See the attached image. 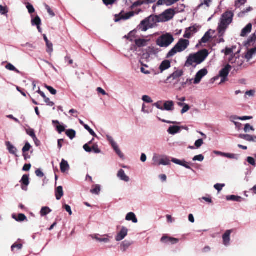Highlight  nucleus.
Segmentation results:
<instances>
[{
  "instance_id": "nucleus-39",
  "label": "nucleus",
  "mask_w": 256,
  "mask_h": 256,
  "mask_svg": "<svg viewBox=\"0 0 256 256\" xmlns=\"http://www.w3.org/2000/svg\"><path fill=\"white\" fill-rule=\"evenodd\" d=\"M26 132L28 135L30 136L32 138L34 141H36V140H38V138L35 134L34 130L33 129L31 128H27L26 130Z\"/></svg>"
},
{
  "instance_id": "nucleus-35",
  "label": "nucleus",
  "mask_w": 256,
  "mask_h": 256,
  "mask_svg": "<svg viewBox=\"0 0 256 256\" xmlns=\"http://www.w3.org/2000/svg\"><path fill=\"white\" fill-rule=\"evenodd\" d=\"M180 130V128L178 126H170L168 132L172 134H174L178 133Z\"/></svg>"
},
{
  "instance_id": "nucleus-64",
  "label": "nucleus",
  "mask_w": 256,
  "mask_h": 256,
  "mask_svg": "<svg viewBox=\"0 0 256 256\" xmlns=\"http://www.w3.org/2000/svg\"><path fill=\"white\" fill-rule=\"evenodd\" d=\"M44 100L48 106H52L54 105V103L52 102H51L50 98H47L46 96V98H44Z\"/></svg>"
},
{
  "instance_id": "nucleus-19",
  "label": "nucleus",
  "mask_w": 256,
  "mask_h": 256,
  "mask_svg": "<svg viewBox=\"0 0 256 256\" xmlns=\"http://www.w3.org/2000/svg\"><path fill=\"white\" fill-rule=\"evenodd\" d=\"M252 30V24H248L242 30L240 36L243 37L246 36L248 34L251 32Z\"/></svg>"
},
{
  "instance_id": "nucleus-16",
  "label": "nucleus",
  "mask_w": 256,
  "mask_h": 256,
  "mask_svg": "<svg viewBox=\"0 0 256 256\" xmlns=\"http://www.w3.org/2000/svg\"><path fill=\"white\" fill-rule=\"evenodd\" d=\"M179 0H158L156 2V5L158 6L162 5L170 6Z\"/></svg>"
},
{
  "instance_id": "nucleus-53",
  "label": "nucleus",
  "mask_w": 256,
  "mask_h": 256,
  "mask_svg": "<svg viewBox=\"0 0 256 256\" xmlns=\"http://www.w3.org/2000/svg\"><path fill=\"white\" fill-rule=\"evenodd\" d=\"M84 128L90 133V134L92 136H94V137L96 136V134L94 132V131L92 128H90V127L88 126L85 125V126H84Z\"/></svg>"
},
{
  "instance_id": "nucleus-1",
  "label": "nucleus",
  "mask_w": 256,
  "mask_h": 256,
  "mask_svg": "<svg viewBox=\"0 0 256 256\" xmlns=\"http://www.w3.org/2000/svg\"><path fill=\"white\" fill-rule=\"evenodd\" d=\"M208 55V52L206 49H203L196 53L190 54L187 58L185 66L188 67L192 66L195 68L197 65L202 63Z\"/></svg>"
},
{
  "instance_id": "nucleus-48",
  "label": "nucleus",
  "mask_w": 256,
  "mask_h": 256,
  "mask_svg": "<svg viewBox=\"0 0 256 256\" xmlns=\"http://www.w3.org/2000/svg\"><path fill=\"white\" fill-rule=\"evenodd\" d=\"M212 0H202V2L199 4L198 8L202 7L204 5H206L207 8L210 6V4L212 2Z\"/></svg>"
},
{
  "instance_id": "nucleus-44",
  "label": "nucleus",
  "mask_w": 256,
  "mask_h": 256,
  "mask_svg": "<svg viewBox=\"0 0 256 256\" xmlns=\"http://www.w3.org/2000/svg\"><path fill=\"white\" fill-rule=\"evenodd\" d=\"M93 238L96 240L100 242H104L105 243L108 242H109V239L107 238H100L98 237V234H95L92 236Z\"/></svg>"
},
{
  "instance_id": "nucleus-63",
  "label": "nucleus",
  "mask_w": 256,
  "mask_h": 256,
  "mask_svg": "<svg viewBox=\"0 0 256 256\" xmlns=\"http://www.w3.org/2000/svg\"><path fill=\"white\" fill-rule=\"evenodd\" d=\"M204 144V141L202 139H199L196 141L194 145L197 148H199L200 147L202 144Z\"/></svg>"
},
{
  "instance_id": "nucleus-27",
  "label": "nucleus",
  "mask_w": 256,
  "mask_h": 256,
  "mask_svg": "<svg viewBox=\"0 0 256 256\" xmlns=\"http://www.w3.org/2000/svg\"><path fill=\"white\" fill-rule=\"evenodd\" d=\"M44 40L46 43V45L47 46V52L48 53H51L53 51V44L52 42H50L48 38H47L46 35L44 36Z\"/></svg>"
},
{
  "instance_id": "nucleus-58",
  "label": "nucleus",
  "mask_w": 256,
  "mask_h": 256,
  "mask_svg": "<svg viewBox=\"0 0 256 256\" xmlns=\"http://www.w3.org/2000/svg\"><path fill=\"white\" fill-rule=\"evenodd\" d=\"M22 247V244H14L12 246V250L14 251V248H17L18 250H20Z\"/></svg>"
},
{
  "instance_id": "nucleus-9",
  "label": "nucleus",
  "mask_w": 256,
  "mask_h": 256,
  "mask_svg": "<svg viewBox=\"0 0 256 256\" xmlns=\"http://www.w3.org/2000/svg\"><path fill=\"white\" fill-rule=\"evenodd\" d=\"M208 70L204 68L199 70L196 74L194 83L198 84L200 82L202 78L208 74Z\"/></svg>"
},
{
  "instance_id": "nucleus-18",
  "label": "nucleus",
  "mask_w": 256,
  "mask_h": 256,
  "mask_svg": "<svg viewBox=\"0 0 256 256\" xmlns=\"http://www.w3.org/2000/svg\"><path fill=\"white\" fill-rule=\"evenodd\" d=\"M238 138L242 139H244L248 142H256V136H251L249 134H240L238 135Z\"/></svg>"
},
{
  "instance_id": "nucleus-45",
  "label": "nucleus",
  "mask_w": 256,
  "mask_h": 256,
  "mask_svg": "<svg viewBox=\"0 0 256 256\" xmlns=\"http://www.w3.org/2000/svg\"><path fill=\"white\" fill-rule=\"evenodd\" d=\"M92 140L91 141L89 142L88 143V144H85L84 146H83V148L84 149V150L85 151H86V152H92V147H90V144H92Z\"/></svg>"
},
{
  "instance_id": "nucleus-54",
  "label": "nucleus",
  "mask_w": 256,
  "mask_h": 256,
  "mask_svg": "<svg viewBox=\"0 0 256 256\" xmlns=\"http://www.w3.org/2000/svg\"><path fill=\"white\" fill-rule=\"evenodd\" d=\"M44 6H45L46 10L48 11V12L50 16H51L52 17L55 16V14H54V12L50 8L48 4H45Z\"/></svg>"
},
{
  "instance_id": "nucleus-37",
  "label": "nucleus",
  "mask_w": 256,
  "mask_h": 256,
  "mask_svg": "<svg viewBox=\"0 0 256 256\" xmlns=\"http://www.w3.org/2000/svg\"><path fill=\"white\" fill-rule=\"evenodd\" d=\"M100 191V186L98 184L92 186V188L90 190V192L92 194H98Z\"/></svg>"
},
{
  "instance_id": "nucleus-46",
  "label": "nucleus",
  "mask_w": 256,
  "mask_h": 256,
  "mask_svg": "<svg viewBox=\"0 0 256 256\" xmlns=\"http://www.w3.org/2000/svg\"><path fill=\"white\" fill-rule=\"evenodd\" d=\"M159 164H162L164 166L170 164V160L168 158H166L160 160Z\"/></svg>"
},
{
  "instance_id": "nucleus-17",
  "label": "nucleus",
  "mask_w": 256,
  "mask_h": 256,
  "mask_svg": "<svg viewBox=\"0 0 256 256\" xmlns=\"http://www.w3.org/2000/svg\"><path fill=\"white\" fill-rule=\"evenodd\" d=\"M171 161L176 164L183 166L188 169H190L193 170L188 165V163L184 160H180L175 158H172Z\"/></svg>"
},
{
  "instance_id": "nucleus-4",
  "label": "nucleus",
  "mask_w": 256,
  "mask_h": 256,
  "mask_svg": "<svg viewBox=\"0 0 256 256\" xmlns=\"http://www.w3.org/2000/svg\"><path fill=\"white\" fill-rule=\"evenodd\" d=\"M174 41L173 36L170 34H166L160 36L156 41V44L162 48L168 46Z\"/></svg>"
},
{
  "instance_id": "nucleus-6",
  "label": "nucleus",
  "mask_w": 256,
  "mask_h": 256,
  "mask_svg": "<svg viewBox=\"0 0 256 256\" xmlns=\"http://www.w3.org/2000/svg\"><path fill=\"white\" fill-rule=\"evenodd\" d=\"M135 14V12L134 11L130 12H128L124 14V11H122L118 14L115 16V22H118L120 20H127L130 18L134 16Z\"/></svg>"
},
{
  "instance_id": "nucleus-23",
  "label": "nucleus",
  "mask_w": 256,
  "mask_h": 256,
  "mask_svg": "<svg viewBox=\"0 0 256 256\" xmlns=\"http://www.w3.org/2000/svg\"><path fill=\"white\" fill-rule=\"evenodd\" d=\"M126 220L128 221L131 220L134 223H137L138 222L135 214L132 212H129L126 214Z\"/></svg>"
},
{
  "instance_id": "nucleus-56",
  "label": "nucleus",
  "mask_w": 256,
  "mask_h": 256,
  "mask_svg": "<svg viewBox=\"0 0 256 256\" xmlns=\"http://www.w3.org/2000/svg\"><path fill=\"white\" fill-rule=\"evenodd\" d=\"M142 100L143 101L147 103H152V98L149 96L146 95L142 96Z\"/></svg>"
},
{
  "instance_id": "nucleus-42",
  "label": "nucleus",
  "mask_w": 256,
  "mask_h": 256,
  "mask_svg": "<svg viewBox=\"0 0 256 256\" xmlns=\"http://www.w3.org/2000/svg\"><path fill=\"white\" fill-rule=\"evenodd\" d=\"M144 4H146V2L145 0H138V1L134 2L130 6L131 9H133L134 8L140 6Z\"/></svg>"
},
{
  "instance_id": "nucleus-12",
  "label": "nucleus",
  "mask_w": 256,
  "mask_h": 256,
  "mask_svg": "<svg viewBox=\"0 0 256 256\" xmlns=\"http://www.w3.org/2000/svg\"><path fill=\"white\" fill-rule=\"evenodd\" d=\"M160 241L164 243H169L174 244H177L179 242V240L176 238L169 237L166 235H164L161 238Z\"/></svg>"
},
{
  "instance_id": "nucleus-28",
  "label": "nucleus",
  "mask_w": 256,
  "mask_h": 256,
  "mask_svg": "<svg viewBox=\"0 0 256 256\" xmlns=\"http://www.w3.org/2000/svg\"><path fill=\"white\" fill-rule=\"evenodd\" d=\"M174 109V102L171 100L166 101L164 104L163 110H172Z\"/></svg>"
},
{
  "instance_id": "nucleus-2",
  "label": "nucleus",
  "mask_w": 256,
  "mask_h": 256,
  "mask_svg": "<svg viewBox=\"0 0 256 256\" xmlns=\"http://www.w3.org/2000/svg\"><path fill=\"white\" fill-rule=\"evenodd\" d=\"M234 14L232 11L227 10L224 12L220 18L218 24V33L222 35L228 26L232 22Z\"/></svg>"
},
{
  "instance_id": "nucleus-32",
  "label": "nucleus",
  "mask_w": 256,
  "mask_h": 256,
  "mask_svg": "<svg viewBox=\"0 0 256 256\" xmlns=\"http://www.w3.org/2000/svg\"><path fill=\"white\" fill-rule=\"evenodd\" d=\"M210 31V30L206 32V34L200 40V43H206L210 40L211 38Z\"/></svg>"
},
{
  "instance_id": "nucleus-11",
  "label": "nucleus",
  "mask_w": 256,
  "mask_h": 256,
  "mask_svg": "<svg viewBox=\"0 0 256 256\" xmlns=\"http://www.w3.org/2000/svg\"><path fill=\"white\" fill-rule=\"evenodd\" d=\"M128 232V228L122 226L120 231L117 234L116 237V240L118 242L122 240L127 236Z\"/></svg>"
},
{
  "instance_id": "nucleus-40",
  "label": "nucleus",
  "mask_w": 256,
  "mask_h": 256,
  "mask_svg": "<svg viewBox=\"0 0 256 256\" xmlns=\"http://www.w3.org/2000/svg\"><path fill=\"white\" fill-rule=\"evenodd\" d=\"M132 244V242H130L124 240L121 244V250L123 252H125L126 249Z\"/></svg>"
},
{
  "instance_id": "nucleus-21",
  "label": "nucleus",
  "mask_w": 256,
  "mask_h": 256,
  "mask_svg": "<svg viewBox=\"0 0 256 256\" xmlns=\"http://www.w3.org/2000/svg\"><path fill=\"white\" fill-rule=\"evenodd\" d=\"M55 196L57 200H60L64 196L63 188L62 186H59L56 188L55 190Z\"/></svg>"
},
{
  "instance_id": "nucleus-51",
  "label": "nucleus",
  "mask_w": 256,
  "mask_h": 256,
  "mask_svg": "<svg viewBox=\"0 0 256 256\" xmlns=\"http://www.w3.org/2000/svg\"><path fill=\"white\" fill-rule=\"evenodd\" d=\"M44 87L53 95H55L56 94V90L54 89L52 87L48 86L47 84H45Z\"/></svg>"
},
{
  "instance_id": "nucleus-24",
  "label": "nucleus",
  "mask_w": 256,
  "mask_h": 256,
  "mask_svg": "<svg viewBox=\"0 0 256 256\" xmlns=\"http://www.w3.org/2000/svg\"><path fill=\"white\" fill-rule=\"evenodd\" d=\"M170 67V62L168 60H164L160 65V69L161 72L165 70Z\"/></svg>"
},
{
  "instance_id": "nucleus-14",
  "label": "nucleus",
  "mask_w": 256,
  "mask_h": 256,
  "mask_svg": "<svg viewBox=\"0 0 256 256\" xmlns=\"http://www.w3.org/2000/svg\"><path fill=\"white\" fill-rule=\"evenodd\" d=\"M183 71L182 70H177L172 74L170 76L167 78L166 80L171 82L170 80L172 78L173 80H178L183 74Z\"/></svg>"
},
{
  "instance_id": "nucleus-60",
  "label": "nucleus",
  "mask_w": 256,
  "mask_h": 256,
  "mask_svg": "<svg viewBox=\"0 0 256 256\" xmlns=\"http://www.w3.org/2000/svg\"><path fill=\"white\" fill-rule=\"evenodd\" d=\"M92 152H94L96 154H99L100 152V150L98 148V145L94 144L92 146Z\"/></svg>"
},
{
  "instance_id": "nucleus-29",
  "label": "nucleus",
  "mask_w": 256,
  "mask_h": 256,
  "mask_svg": "<svg viewBox=\"0 0 256 256\" xmlns=\"http://www.w3.org/2000/svg\"><path fill=\"white\" fill-rule=\"evenodd\" d=\"M135 44L138 47H142L147 45L148 40L138 38L135 40Z\"/></svg>"
},
{
  "instance_id": "nucleus-3",
  "label": "nucleus",
  "mask_w": 256,
  "mask_h": 256,
  "mask_svg": "<svg viewBox=\"0 0 256 256\" xmlns=\"http://www.w3.org/2000/svg\"><path fill=\"white\" fill-rule=\"evenodd\" d=\"M190 42L187 40L180 39L176 46L168 53L167 58L174 56L177 52H180L184 51L188 46Z\"/></svg>"
},
{
  "instance_id": "nucleus-34",
  "label": "nucleus",
  "mask_w": 256,
  "mask_h": 256,
  "mask_svg": "<svg viewBox=\"0 0 256 256\" xmlns=\"http://www.w3.org/2000/svg\"><path fill=\"white\" fill-rule=\"evenodd\" d=\"M6 146L8 147V148L9 150V152L13 154H16L17 150L16 148L12 146L10 142H6Z\"/></svg>"
},
{
  "instance_id": "nucleus-43",
  "label": "nucleus",
  "mask_w": 256,
  "mask_h": 256,
  "mask_svg": "<svg viewBox=\"0 0 256 256\" xmlns=\"http://www.w3.org/2000/svg\"><path fill=\"white\" fill-rule=\"evenodd\" d=\"M51 210L48 207H42L40 210L41 216H45L50 212Z\"/></svg>"
},
{
  "instance_id": "nucleus-36",
  "label": "nucleus",
  "mask_w": 256,
  "mask_h": 256,
  "mask_svg": "<svg viewBox=\"0 0 256 256\" xmlns=\"http://www.w3.org/2000/svg\"><path fill=\"white\" fill-rule=\"evenodd\" d=\"M66 134L70 140H72L76 137V132L74 130L69 129L66 130Z\"/></svg>"
},
{
  "instance_id": "nucleus-55",
  "label": "nucleus",
  "mask_w": 256,
  "mask_h": 256,
  "mask_svg": "<svg viewBox=\"0 0 256 256\" xmlns=\"http://www.w3.org/2000/svg\"><path fill=\"white\" fill-rule=\"evenodd\" d=\"M204 156L202 154H199V155L194 156L192 160L194 161L198 160L200 162H202L204 160Z\"/></svg>"
},
{
  "instance_id": "nucleus-57",
  "label": "nucleus",
  "mask_w": 256,
  "mask_h": 256,
  "mask_svg": "<svg viewBox=\"0 0 256 256\" xmlns=\"http://www.w3.org/2000/svg\"><path fill=\"white\" fill-rule=\"evenodd\" d=\"M225 186L224 184H216L214 186V188L218 192L222 190V188Z\"/></svg>"
},
{
  "instance_id": "nucleus-7",
  "label": "nucleus",
  "mask_w": 256,
  "mask_h": 256,
  "mask_svg": "<svg viewBox=\"0 0 256 256\" xmlns=\"http://www.w3.org/2000/svg\"><path fill=\"white\" fill-rule=\"evenodd\" d=\"M232 68V66L228 64L224 68L221 70L219 72V76L222 78L221 82H224L228 80L227 76Z\"/></svg>"
},
{
  "instance_id": "nucleus-8",
  "label": "nucleus",
  "mask_w": 256,
  "mask_h": 256,
  "mask_svg": "<svg viewBox=\"0 0 256 256\" xmlns=\"http://www.w3.org/2000/svg\"><path fill=\"white\" fill-rule=\"evenodd\" d=\"M146 19L148 20V23L150 24L151 28H154L156 23L162 22L160 15H151L146 18Z\"/></svg>"
},
{
  "instance_id": "nucleus-38",
  "label": "nucleus",
  "mask_w": 256,
  "mask_h": 256,
  "mask_svg": "<svg viewBox=\"0 0 256 256\" xmlns=\"http://www.w3.org/2000/svg\"><path fill=\"white\" fill-rule=\"evenodd\" d=\"M226 200H232L234 202H241L242 200V198L239 196H236L234 195H231L226 196Z\"/></svg>"
},
{
  "instance_id": "nucleus-25",
  "label": "nucleus",
  "mask_w": 256,
  "mask_h": 256,
  "mask_svg": "<svg viewBox=\"0 0 256 256\" xmlns=\"http://www.w3.org/2000/svg\"><path fill=\"white\" fill-rule=\"evenodd\" d=\"M52 122L54 124H57L56 126V128L60 134H61L62 132H64L66 130L65 127L64 126L60 125V122L58 120H53Z\"/></svg>"
},
{
  "instance_id": "nucleus-33",
  "label": "nucleus",
  "mask_w": 256,
  "mask_h": 256,
  "mask_svg": "<svg viewBox=\"0 0 256 256\" xmlns=\"http://www.w3.org/2000/svg\"><path fill=\"white\" fill-rule=\"evenodd\" d=\"M12 218L18 222H23L25 220H27L26 216L22 214H20L18 216L16 215H12Z\"/></svg>"
},
{
  "instance_id": "nucleus-52",
  "label": "nucleus",
  "mask_w": 256,
  "mask_h": 256,
  "mask_svg": "<svg viewBox=\"0 0 256 256\" xmlns=\"http://www.w3.org/2000/svg\"><path fill=\"white\" fill-rule=\"evenodd\" d=\"M31 147L30 144L28 142H26L22 149V152L24 153L30 150Z\"/></svg>"
},
{
  "instance_id": "nucleus-26",
  "label": "nucleus",
  "mask_w": 256,
  "mask_h": 256,
  "mask_svg": "<svg viewBox=\"0 0 256 256\" xmlns=\"http://www.w3.org/2000/svg\"><path fill=\"white\" fill-rule=\"evenodd\" d=\"M69 168L70 166L68 162L62 159L60 164V168L62 172H66Z\"/></svg>"
},
{
  "instance_id": "nucleus-13",
  "label": "nucleus",
  "mask_w": 256,
  "mask_h": 256,
  "mask_svg": "<svg viewBox=\"0 0 256 256\" xmlns=\"http://www.w3.org/2000/svg\"><path fill=\"white\" fill-rule=\"evenodd\" d=\"M137 28L142 32H146L149 28H152L150 24L148 23L146 18L142 20L139 25L138 26Z\"/></svg>"
},
{
  "instance_id": "nucleus-62",
  "label": "nucleus",
  "mask_w": 256,
  "mask_h": 256,
  "mask_svg": "<svg viewBox=\"0 0 256 256\" xmlns=\"http://www.w3.org/2000/svg\"><path fill=\"white\" fill-rule=\"evenodd\" d=\"M190 109V106L188 104H184L183 106V108L181 110L182 114H183L187 112Z\"/></svg>"
},
{
  "instance_id": "nucleus-30",
  "label": "nucleus",
  "mask_w": 256,
  "mask_h": 256,
  "mask_svg": "<svg viewBox=\"0 0 256 256\" xmlns=\"http://www.w3.org/2000/svg\"><path fill=\"white\" fill-rule=\"evenodd\" d=\"M256 42V38L252 36L248 38V40L245 42L244 46L248 48L250 46H254Z\"/></svg>"
},
{
  "instance_id": "nucleus-10",
  "label": "nucleus",
  "mask_w": 256,
  "mask_h": 256,
  "mask_svg": "<svg viewBox=\"0 0 256 256\" xmlns=\"http://www.w3.org/2000/svg\"><path fill=\"white\" fill-rule=\"evenodd\" d=\"M21 184L22 189L24 191L28 190V186L30 184V176L28 174L23 175L22 179L20 181Z\"/></svg>"
},
{
  "instance_id": "nucleus-22",
  "label": "nucleus",
  "mask_w": 256,
  "mask_h": 256,
  "mask_svg": "<svg viewBox=\"0 0 256 256\" xmlns=\"http://www.w3.org/2000/svg\"><path fill=\"white\" fill-rule=\"evenodd\" d=\"M32 26H36L38 31L41 32V28H40L41 20L38 16H36L34 19H32Z\"/></svg>"
},
{
  "instance_id": "nucleus-31",
  "label": "nucleus",
  "mask_w": 256,
  "mask_h": 256,
  "mask_svg": "<svg viewBox=\"0 0 256 256\" xmlns=\"http://www.w3.org/2000/svg\"><path fill=\"white\" fill-rule=\"evenodd\" d=\"M256 53V47L252 48L250 50H249L248 52H246L245 58L248 60H250L252 58L253 55Z\"/></svg>"
},
{
  "instance_id": "nucleus-41",
  "label": "nucleus",
  "mask_w": 256,
  "mask_h": 256,
  "mask_svg": "<svg viewBox=\"0 0 256 256\" xmlns=\"http://www.w3.org/2000/svg\"><path fill=\"white\" fill-rule=\"evenodd\" d=\"M217 153L220 154L222 155L229 158L238 159V156L237 154H230V153H222L220 152H217Z\"/></svg>"
},
{
  "instance_id": "nucleus-59",
  "label": "nucleus",
  "mask_w": 256,
  "mask_h": 256,
  "mask_svg": "<svg viewBox=\"0 0 256 256\" xmlns=\"http://www.w3.org/2000/svg\"><path fill=\"white\" fill-rule=\"evenodd\" d=\"M26 8H28V12L30 14H32L35 11V10H34V6L30 3L28 4L26 6Z\"/></svg>"
},
{
  "instance_id": "nucleus-15",
  "label": "nucleus",
  "mask_w": 256,
  "mask_h": 256,
  "mask_svg": "<svg viewBox=\"0 0 256 256\" xmlns=\"http://www.w3.org/2000/svg\"><path fill=\"white\" fill-rule=\"evenodd\" d=\"M232 232V230H227L222 236L223 244L227 246L229 244L230 242V235Z\"/></svg>"
},
{
  "instance_id": "nucleus-61",
  "label": "nucleus",
  "mask_w": 256,
  "mask_h": 256,
  "mask_svg": "<svg viewBox=\"0 0 256 256\" xmlns=\"http://www.w3.org/2000/svg\"><path fill=\"white\" fill-rule=\"evenodd\" d=\"M246 2V0H236L235 2V5L236 7H240V6L244 4Z\"/></svg>"
},
{
  "instance_id": "nucleus-50",
  "label": "nucleus",
  "mask_w": 256,
  "mask_h": 256,
  "mask_svg": "<svg viewBox=\"0 0 256 256\" xmlns=\"http://www.w3.org/2000/svg\"><path fill=\"white\" fill-rule=\"evenodd\" d=\"M8 12V8L6 6H3L0 5V14L2 15H6Z\"/></svg>"
},
{
  "instance_id": "nucleus-49",
  "label": "nucleus",
  "mask_w": 256,
  "mask_h": 256,
  "mask_svg": "<svg viewBox=\"0 0 256 256\" xmlns=\"http://www.w3.org/2000/svg\"><path fill=\"white\" fill-rule=\"evenodd\" d=\"M244 130L245 132H248L250 130L254 131V128L252 126H250L249 124H246L244 126Z\"/></svg>"
},
{
  "instance_id": "nucleus-47",
  "label": "nucleus",
  "mask_w": 256,
  "mask_h": 256,
  "mask_svg": "<svg viewBox=\"0 0 256 256\" xmlns=\"http://www.w3.org/2000/svg\"><path fill=\"white\" fill-rule=\"evenodd\" d=\"M6 68L10 70L14 71L17 73L20 72L18 69H16L12 64L10 63L6 65Z\"/></svg>"
},
{
  "instance_id": "nucleus-20",
  "label": "nucleus",
  "mask_w": 256,
  "mask_h": 256,
  "mask_svg": "<svg viewBox=\"0 0 256 256\" xmlns=\"http://www.w3.org/2000/svg\"><path fill=\"white\" fill-rule=\"evenodd\" d=\"M117 176L121 180L123 181L128 182L130 180L129 177L126 174L124 171L122 169H120L118 172Z\"/></svg>"
},
{
  "instance_id": "nucleus-5",
  "label": "nucleus",
  "mask_w": 256,
  "mask_h": 256,
  "mask_svg": "<svg viewBox=\"0 0 256 256\" xmlns=\"http://www.w3.org/2000/svg\"><path fill=\"white\" fill-rule=\"evenodd\" d=\"M175 14L176 12L174 9L169 8L160 14V16L162 22H167L172 19Z\"/></svg>"
}]
</instances>
